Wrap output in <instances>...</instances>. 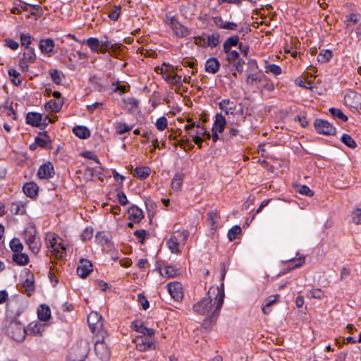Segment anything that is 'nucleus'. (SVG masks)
<instances>
[{
	"label": "nucleus",
	"mask_w": 361,
	"mask_h": 361,
	"mask_svg": "<svg viewBox=\"0 0 361 361\" xmlns=\"http://www.w3.org/2000/svg\"><path fill=\"white\" fill-rule=\"evenodd\" d=\"M296 192L308 197H312L314 195V192L310 188L305 185H298L295 189Z\"/></svg>",
	"instance_id": "nucleus-47"
},
{
	"label": "nucleus",
	"mask_w": 361,
	"mask_h": 361,
	"mask_svg": "<svg viewBox=\"0 0 361 361\" xmlns=\"http://www.w3.org/2000/svg\"><path fill=\"white\" fill-rule=\"evenodd\" d=\"M239 39L238 35H233L228 37L224 43V51L228 52L232 47L237 46L239 43Z\"/></svg>",
	"instance_id": "nucleus-30"
},
{
	"label": "nucleus",
	"mask_w": 361,
	"mask_h": 361,
	"mask_svg": "<svg viewBox=\"0 0 361 361\" xmlns=\"http://www.w3.org/2000/svg\"><path fill=\"white\" fill-rule=\"evenodd\" d=\"M61 240L56 234L49 233L47 235L46 243L48 247L54 248V246L57 244V241Z\"/></svg>",
	"instance_id": "nucleus-46"
},
{
	"label": "nucleus",
	"mask_w": 361,
	"mask_h": 361,
	"mask_svg": "<svg viewBox=\"0 0 361 361\" xmlns=\"http://www.w3.org/2000/svg\"><path fill=\"white\" fill-rule=\"evenodd\" d=\"M314 127L319 134L326 135H335L336 128L331 123L321 118H316L314 121Z\"/></svg>",
	"instance_id": "nucleus-9"
},
{
	"label": "nucleus",
	"mask_w": 361,
	"mask_h": 361,
	"mask_svg": "<svg viewBox=\"0 0 361 361\" xmlns=\"http://www.w3.org/2000/svg\"><path fill=\"white\" fill-rule=\"evenodd\" d=\"M215 295V300L216 302V306L212 314L208 316L203 322V326L205 328L209 327L212 324H214L216 317L219 314L221 307L224 304L225 293H224V283H221L220 286L211 287L209 290V294Z\"/></svg>",
	"instance_id": "nucleus-1"
},
{
	"label": "nucleus",
	"mask_w": 361,
	"mask_h": 361,
	"mask_svg": "<svg viewBox=\"0 0 361 361\" xmlns=\"http://www.w3.org/2000/svg\"><path fill=\"white\" fill-rule=\"evenodd\" d=\"M34 276L32 275L31 278L26 279L23 283V288H25V293L27 296H31L35 292V283Z\"/></svg>",
	"instance_id": "nucleus-31"
},
{
	"label": "nucleus",
	"mask_w": 361,
	"mask_h": 361,
	"mask_svg": "<svg viewBox=\"0 0 361 361\" xmlns=\"http://www.w3.org/2000/svg\"><path fill=\"white\" fill-rule=\"evenodd\" d=\"M352 221L355 224H361V209H355L351 213Z\"/></svg>",
	"instance_id": "nucleus-54"
},
{
	"label": "nucleus",
	"mask_w": 361,
	"mask_h": 361,
	"mask_svg": "<svg viewBox=\"0 0 361 361\" xmlns=\"http://www.w3.org/2000/svg\"><path fill=\"white\" fill-rule=\"evenodd\" d=\"M345 99L350 106H354L361 104V94L355 91H350L345 95Z\"/></svg>",
	"instance_id": "nucleus-24"
},
{
	"label": "nucleus",
	"mask_w": 361,
	"mask_h": 361,
	"mask_svg": "<svg viewBox=\"0 0 361 361\" xmlns=\"http://www.w3.org/2000/svg\"><path fill=\"white\" fill-rule=\"evenodd\" d=\"M54 175V169L53 164L48 161L42 164L37 171V176L39 178H49Z\"/></svg>",
	"instance_id": "nucleus-14"
},
{
	"label": "nucleus",
	"mask_w": 361,
	"mask_h": 361,
	"mask_svg": "<svg viewBox=\"0 0 361 361\" xmlns=\"http://www.w3.org/2000/svg\"><path fill=\"white\" fill-rule=\"evenodd\" d=\"M85 42L93 52L104 54L106 50L103 48H100V42L96 37H90L87 40L83 41L82 43Z\"/></svg>",
	"instance_id": "nucleus-21"
},
{
	"label": "nucleus",
	"mask_w": 361,
	"mask_h": 361,
	"mask_svg": "<svg viewBox=\"0 0 361 361\" xmlns=\"http://www.w3.org/2000/svg\"><path fill=\"white\" fill-rule=\"evenodd\" d=\"M332 57L333 53L331 50H322L317 56V61L319 63H324L329 62Z\"/></svg>",
	"instance_id": "nucleus-32"
},
{
	"label": "nucleus",
	"mask_w": 361,
	"mask_h": 361,
	"mask_svg": "<svg viewBox=\"0 0 361 361\" xmlns=\"http://www.w3.org/2000/svg\"><path fill=\"white\" fill-rule=\"evenodd\" d=\"M147 232L145 229L137 230L134 232V235L140 239V243H144Z\"/></svg>",
	"instance_id": "nucleus-60"
},
{
	"label": "nucleus",
	"mask_w": 361,
	"mask_h": 361,
	"mask_svg": "<svg viewBox=\"0 0 361 361\" xmlns=\"http://www.w3.org/2000/svg\"><path fill=\"white\" fill-rule=\"evenodd\" d=\"M92 271V262L87 259H80V264L77 268L78 275L82 279H85Z\"/></svg>",
	"instance_id": "nucleus-11"
},
{
	"label": "nucleus",
	"mask_w": 361,
	"mask_h": 361,
	"mask_svg": "<svg viewBox=\"0 0 361 361\" xmlns=\"http://www.w3.org/2000/svg\"><path fill=\"white\" fill-rule=\"evenodd\" d=\"M37 231L34 225L28 226L24 231L25 243L34 254L38 253L41 247V243L37 238Z\"/></svg>",
	"instance_id": "nucleus-4"
},
{
	"label": "nucleus",
	"mask_w": 361,
	"mask_h": 361,
	"mask_svg": "<svg viewBox=\"0 0 361 361\" xmlns=\"http://www.w3.org/2000/svg\"><path fill=\"white\" fill-rule=\"evenodd\" d=\"M100 42V48H103L106 51L107 49H110L113 47V44L108 40V37L106 36L104 37Z\"/></svg>",
	"instance_id": "nucleus-64"
},
{
	"label": "nucleus",
	"mask_w": 361,
	"mask_h": 361,
	"mask_svg": "<svg viewBox=\"0 0 361 361\" xmlns=\"http://www.w3.org/2000/svg\"><path fill=\"white\" fill-rule=\"evenodd\" d=\"M43 326L41 324H30L29 330L35 335L38 334L41 332Z\"/></svg>",
	"instance_id": "nucleus-63"
},
{
	"label": "nucleus",
	"mask_w": 361,
	"mask_h": 361,
	"mask_svg": "<svg viewBox=\"0 0 361 361\" xmlns=\"http://www.w3.org/2000/svg\"><path fill=\"white\" fill-rule=\"evenodd\" d=\"M89 343L82 341L74 345L70 350L68 361H85L90 352Z\"/></svg>",
	"instance_id": "nucleus-3"
},
{
	"label": "nucleus",
	"mask_w": 361,
	"mask_h": 361,
	"mask_svg": "<svg viewBox=\"0 0 361 361\" xmlns=\"http://www.w3.org/2000/svg\"><path fill=\"white\" fill-rule=\"evenodd\" d=\"M107 338V331H102L101 334H96L95 336L94 352L102 361H107L111 355L110 350L105 341Z\"/></svg>",
	"instance_id": "nucleus-2"
},
{
	"label": "nucleus",
	"mask_w": 361,
	"mask_h": 361,
	"mask_svg": "<svg viewBox=\"0 0 361 361\" xmlns=\"http://www.w3.org/2000/svg\"><path fill=\"white\" fill-rule=\"evenodd\" d=\"M93 236V229L90 228H86L82 233L81 234V238L83 241L90 240Z\"/></svg>",
	"instance_id": "nucleus-58"
},
{
	"label": "nucleus",
	"mask_w": 361,
	"mask_h": 361,
	"mask_svg": "<svg viewBox=\"0 0 361 361\" xmlns=\"http://www.w3.org/2000/svg\"><path fill=\"white\" fill-rule=\"evenodd\" d=\"M96 240L102 246L108 245L109 242V235L105 231H100L96 234Z\"/></svg>",
	"instance_id": "nucleus-34"
},
{
	"label": "nucleus",
	"mask_w": 361,
	"mask_h": 361,
	"mask_svg": "<svg viewBox=\"0 0 361 361\" xmlns=\"http://www.w3.org/2000/svg\"><path fill=\"white\" fill-rule=\"evenodd\" d=\"M266 72H271L275 75H279L281 73V68L276 64H269L266 66Z\"/></svg>",
	"instance_id": "nucleus-56"
},
{
	"label": "nucleus",
	"mask_w": 361,
	"mask_h": 361,
	"mask_svg": "<svg viewBox=\"0 0 361 361\" xmlns=\"http://www.w3.org/2000/svg\"><path fill=\"white\" fill-rule=\"evenodd\" d=\"M217 217L218 213L216 210L212 211L208 213V221L211 224V228L213 230L216 229L218 227Z\"/></svg>",
	"instance_id": "nucleus-45"
},
{
	"label": "nucleus",
	"mask_w": 361,
	"mask_h": 361,
	"mask_svg": "<svg viewBox=\"0 0 361 361\" xmlns=\"http://www.w3.org/2000/svg\"><path fill=\"white\" fill-rule=\"evenodd\" d=\"M87 323L91 331L96 334H101L103 329V319L97 312H92L87 316Z\"/></svg>",
	"instance_id": "nucleus-8"
},
{
	"label": "nucleus",
	"mask_w": 361,
	"mask_h": 361,
	"mask_svg": "<svg viewBox=\"0 0 361 361\" xmlns=\"http://www.w3.org/2000/svg\"><path fill=\"white\" fill-rule=\"evenodd\" d=\"M10 248L14 252H21L23 250V245L17 238H13L10 241Z\"/></svg>",
	"instance_id": "nucleus-40"
},
{
	"label": "nucleus",
	"mask_w": 361,
	"mask_h": 361,
	"mask_svg": "<svg viewBox=\"0 0 361 361\" xmlns=\"http://www.w3.org/2000/svg\"><path fill=\"white\" fill-rule=\"evenodd\" d=\"M189 233L188 231H176L175 233L171 237L170 239L167 240V245L169 250L173 253H178L179 252V245L180 243H185L188 238Z\"/></svg>",
	"instance_id": "nucleus-6"
},
{
	"label": "nucleus",
	"mask_w": 361,
	"mask_h": 361,
	"mask_svg": "<svg viewBox=\"0 0 361 361\" xmlns=\"http://www.w3.org/2000/svg\"><path fill=\"white\" fill-rule=\"evenodd\" d=\"M164 79L169 83L176 85L177 88L176 89V92L178 93L180 90V87L182 85V77L178 74H165L163 75Z\"/></svg>",
	"instance_id": "nucleus-18"
},
{
	"label": "nucleus",
	"mask_w": 361,
	"mask_h": 361,
	"mask_svg": "<svg viewBox=\"0 0 361 361\" xmlns=\"http://www.w3.org/2000/svg\"><path fill=\"white\" fill-rule=\"evenodd\" d=\"M133 128L132 126H128L125 123L118 122L116 123L115 129L116 132L118 135L124 134L127 132H129Z\"/></svg>",
	"instance_id": "nucleus-44"
},
{
	"label": "nucleus",
	"mask_w": 361,
	"mask_h": 361,
	"mask_svg": "<svg viewBox=\"0 0 361 361\" xmlns=\"http://www.w3.org/2000/svg\"><path fill=\"white\" fill-rule=\"evenodd\" d=\"M226 124V120L224 116L221 113H218L215 116V120L212 126V130L218 131L219 133L224 132L225 126Z\"/></svg>",
	"instance_id": "nucleus-17"
},
{
	"label": "nucleus",
	"mask_w": 361,
	"mask_h": 361,
	"mask_svg": "<svg viewBox=\"0 0 361 361\" xmlns=\"http://www.w3.org/2000/svg\"><path fill=\"white\" fill-rule=\"evenodd\" d=\"M323 296L324 293L319 288L312 289L311 290H309L307 293V297L309 298L321 299Z\"/></svg>",
	"instance_id": "nucleus-52"
},
{
	"label": "nucleus",
	"mask_w": 361,
	"mask_h": 361,
	"mask_svg": "<svg viewBox=\"0 0 361 361\" xmlns=\"http://www.w3.org/2000/svg\"><path fill=\"white\" fill-rule=\"evenodd\" d=\"M212 295L215 296L214 294H209L208 292L207 297L203 298L201 300L193 305V311L202 315L209 314V312L212 313L214 309V303H212Z\"/></svg>",
	"instance_id": "nucleus-7"
},
{
	"label": "nucleus",
	"mask_w": 361,
	"mask_h": 361,
	"mask_svg": "<svg viewBox=\"0 0 361 361\" xmlns=\"http://www.w3.org/2000/svg\"><path fill=\"white\" fill-rule=\"evenodd\" d=\"M168 290L171 296L176 301H179L183 298V293L182 290V285L178 282H171L168 284Z\"/></svg>",
	"instance_id": "nucleus-13"
},
{
	"label": "nucleus",
	"mask_w": 361,
	"mask_h": 361,
	"mask_svg": "<svg viewBox=\"0 0 361 361\" xmlns=\"http://www.w3.org/2000/svg\"><path fill=\"white\" fill-rule=\"evenodd\" d=\"M38 318L40 321L46 322L51 317V310L47 305H41L37 311Z\"/></svg>",
	"instance_id": "nucleus-28"
},
{
	"label": "nucleus",
	"mask_w": 361,
	"mask_h": 361,
	"mask_svg": "<svg viewBox=\"0 0 361 361\" xmlns=\"http://www.w3.org/2000/svg\"><path fill=\"white\" fill-rule=\"evenodd\" d=\"M256 81H257L259 82L262 81L261 78L259 76H258L257 74L251 73L247 75L246 82L248 85H252L254 82H256Z\"/></svg>",
	"instance_id": "nucleus-59"
},
{
	"label": "nucleus",
	"mask_w": 361,
	"mask_h": 361,
	"mask_svg": "<svg viewBox=\"0 0 361 361\" xmlns=\"http://www.w3.org/2000/svg\"><path fill=\"white\" fill-rule=\"evenodd\" d=\"M89 82L98 92H102L105 90L104 86L99 82L97 75H93L89 78Z\"/></svg>",
	"instance_id": "nucleus-39"
},
{
	"label": "nucleus",
	"mask_w": 361,
	"mask_h": 361,
	"mask_svg": "<svg viewBox=\"0 0 361 361\" xmlns=\"http://www.w3.org/2000/svg\"><path fill=\"white\" fill-rule=\"evenodd\" d=\"M220 63L216 58H209L205 63V71L209 73L215 74L219 70Z\"/></svg>",
	"instance_id": "nucleus-23"
},
{
	"label": "nucleus",
	"mask_w": 361,
	"mask_h": 361,
	"mask_svg": "<svg viewBox=\"0 0 361 361\" xmlns=\"http://www.w3.org/2000/svg\"><path fill=\"white\" fill-rule=\"evenodd\" d=\"M112 92H119V94H122L123 93H126L129 90V86H126V85H118V82H114L112 83Z\"/></svg>",
	"instance_id": "nucleus-48"
},
{
	"label": "nucleus",
	"mask_w": 361,
	"mask_h": 361,
	"mask_svg": "<svg viewBox=\"0 0 361 361\" xmlns=\"http://www.w3.org/2000/svg\"><path fill=\"white\" fill-rule=\"evenodd\" d=\"M157 128L162 131L165 130L168 126V120L165 116H161L157 120L155 123Z\"/></svg>",
	"instance_id": "nucleus-53"
},
{
	"label": "nucleus",
	"mask_w": 361,
	"mask_h": 361,
	"mask_svg": "<svg viewBox=\"0 0 361 361\" xmlns=\"http://www.w3.org/2000/svg\"><path fill=\"white\" fill-rule=\"evenodd\" d=\"M360 14L350 13L345 16V21L347 23L352 22L353 23H357L360 21Z\"/></svg>",
	"instance_id": "nucleus-61"
},
{
	"label": "nucleus",
	"mask_w": 361,
	"mask_h": 361,
	"mask_svg": "<svg viewBox=\"0 0 361 361\" xmlns=\"http://www.w3.org/2000/svg\"><path fill=\"white\" fill-rule=\"evenodd\" d=\"M241 233V228L239 226H234L228 232V238L230 241L234 240L238 234Z\"/></svg>",
	"instance_id": "nucleus-49"
},
{
	"label": "nucleus",
	"mask_w": 361,
	"mask_h": 361,
	"mask_svg": "<svg viewBox=\"0 0 361 361\" xmlns=\"http://www.w3.org/2000/svg\"><path fill=\"white\" fill-rule=\"evenodd\" d=\"M178 270L174 266H165L160 269V274L165 277H174L177 275Z\"/></svg>",
	"instance_id": "nucleus-35"
},
{
	"label": "nucleus",
	"mask_w": 361,
	"mask_h": 361,
	"mask_svg": "<svg viewBox=\"0 0 361 361\" xmlns=\"http://www.w3.org/2000/svg\"><path fill=\"white\" fill-rule=\"evenodd\" d=\"M43 137L39 136H37L35 139L36 144L42 148H49L51 149V145H49L51 142V137L47 134V131H43L39 133Z\"/></svg>",
	"instance_id": "nucleus-22"
},
{
	"label": "nucleus",
	"mask_w": 361,
	"mask_h": 361,
	"mask_svg": "<svg viewBox=\"0 0 361 361\" xmlns=\"http://www.w3.org/2000/svg\"><path fill=\"white\" fill-rule=\"evenodd\" d=\"M39 49L42 53L49 54L54 47V40L51 39H41L39 44Z\"/></svg>",
	"instance_id": "nucleus-26"
},
{
	"label": "nucleus",
	"mask_w": 361,
	"mask_h": 361,
	"mask_svg": "<svg viewBox=\"0 0 361 361\" xmlns=\"http://www.w3.org/2000/svg\"><path fill=\"white\" fill-rule=\"evenodd\" d=\"M73 132L80 139H87L90 137L89 129L84 126H76L73 128Z\"/></svg>",
	"instance_id": "nucleus-27"
},
{
	"label": "nucleus",
	"mask_w": 361,
	"mask_h": 361,
	"mask_svg": "<svg viewBox=\"0 0 361 361\" xmlns=\"http://www.w3.org/2000/svg\"><path fill=\"white\" fill-rule=\"evenodd\" d=\"M121 12V6L120 5L114 6L109 13V18L111 20L116 21L118 19Z\"/></svg>",
	"instance_id": "nucleus-50"
},
{
	"label": "nucleus",
	"mask_w": 361,
	"mask_h": 361,
	"mask_svg": "<svg viewBox=\"0 0 361 361\" xmlns=\"http://www.w3.org/2000/svg\"><path fill=\"white\" fill-rule=\"evenodd\" d=\"M63 104V99L61 102H56L54 99H51L46 104V108L49 109L52 112H59L61 111Z\"/></svg>",
	"instance_id": "nucleus-37"
},
{
	"label": "nucleus",
	"mask_w": 361,
	"mask_h": 361,
	"mask_svg": "<svg viewBox=\"0 0 361 361\" xmlns=\"http://www.w3.org/2000/svg\"><path fill=\"white\" fill-rule=\"evenodd\" d=\"M341 141L346 146L351 149H355L357 147L356 142L348 134L344 133L341 137Z\"/></svg>",
	"instance_id": "nucleus-41"
},
{
	"label": "nucleus",
	"mask_w": 361,
	"mask_h": 361,
	"mask_svg": "<svg viewBox=\"0 0 361 361\" xmlns=\"http://www.w3.org/2000/svg\"><path fill=\"white\" fill-rule=\"evenodd\" d=\"M137 301L142 305L143 310H146L149 307V303L143 293L138 294Z\"/></svg>",
	"instance_id": "nucleus-57"
},
{
	"label": "nucleus",
	"mask_w": 361,
	"mask_h": 361,
	"mask_svg": "<svg viewBox=\"0 0 361 361\" xmlns=\"http://www.w3.org/2000/svg\"><path fill=\"white\" fill-rule=\"evenodd\" d=\"M23 59L28 61L30 63H34L36 60L35 49L33 47L25 48V51L23 53Z\"/></svg>",
	"instance_id": "nucleus-43"
},
{
	"label": "nucleus",
	"mask_w": 361,
	"mask_h": 361,
	"mask_svg": "<svg viewBox=\"0 0 361 361\" xmlns=\"http://www.w3.org/2000/svg\"><path fill=\"white\" fill-rule=\"evenodd\" d=\"M219 107L221 110L224 111L226 114H234V111L236 109V105L233 101L230 99H222L219 103Z\"/></svg>",
	"instance_id": "nucleus-16"
},
{
	"label": "nucleus",
	"mask_w": 361,
	"mask_h": 361,
	"mask_svg": "<svg viewBox=\"0 0 361 361\" xmlns=\"http://www.w3.org/2000/svg\"><path fill=\"white\" fill-rule=\"evenodd\" d=\"M20 37L21 45L25 48H30V44L32 43V40L34 39L29 34L22 33Z\"/></svg>",
	"instance_id": "nucleus-51"
},
{
	"label": "nucleus",
	"mask_w": 361,
	"mask_h": 361,
	"mask_svg": "<svg viewBox=\"0 0 361 361\" xmlns=\"http://www.w3.org/2000/svg\"><path fill=\"white\" fill-rule=\"evenodd\" d=\"M26 123L32 126H40L41 121H42V115L37 112H29L27 114Z\"/></svg>",
	"instance_id": "nucleus-20"
},
{
	"label": "nucleus",
	"mask_w": 361,
	"mask_h": 361,
	"mask_svg": "<svg viewBox=\"0 0 361 361\" xmlns=\"http://www.w3.org/2000/svg\"><path fill=\"white\" fill-rule=\"evenodd\" d=\"M13 261L18 265L24 266L28 264L29 257L25 253L16 252L12 256Z\"/></svg>",
	"instance_id": "nucleus-29"
},
{
	"label": "nucleus",
	"mask_w": 361,
	"mask_h": 361,
	"mask_svg": "<svg viewBox=\"0 0 361 361\" xmlns=\"http://www.w3.org/2000/svg\"><path fill=\"white\" fill-rule=\"evenodd\" d=\"M169 24L174 35L178 37L182 38L190 35V30L180 24L174 18L170 19Z\"/></svg>",
	"instance_id": "nucleus-10"
},
{
	"label": "nucleus",
	"mask_w": 361,
	"mask_h": 361,
	"mask_svg": "<svg viewBox=\"0 0 361 361\" xmlns=\"http://www.w3.org/2000/svg\"><path fill=\"white\" fill-rule=\"evenodd\" d=\"M38 186L33 182L25 183L23 187L25 195L30 198H35L38 195Z\"/></svg>",
	"instance_id": "nucleus-19"
},
{
	"label": "nucleus",
	"mask_w": 361,
	"mask_h": 361,
	"mask_svg": "<svg viewBox=\"0 0 361 361\" xmlns=\"http://www.w3.org/2000/svg\"><path fill=\"white\" fill-rule=\"evenodd\" d=\"M245 64V61L242 59H238L237 61L234 62L233 66L234 70L241 73L243 71V66ZM233 71V69H232Z\"/></svg>",
	"instance_id": "nucleus-62"
},
{
	"label": "nucleus",
	"mask_w": 361,
	"mask_h": 361,
	"mask_svg": "<svg viewBox=\"0 0 361 361\" xmlns=\"http://www.w3.org/2000/svg\"><path fill=\"white\" fill-rule=\"evenodd\" d=\"M329 111L330 112L333 117L338 118L343 122H347L348 120V116L345 114H344L340 109L331 107L329 109Z\"/></svg>",
	"instance_id": "nucleus-38"
},
{
	"label": "nucleus",
	"mask_w": 361,
	"mask_h": 361,
	"mask_svg": "<svg viewBox=\"0 0 361 361\" xmlns=\"http://www.w3.org/2000/svg\"><path fill=\"white\" fill-rule=\"evenodd\" d=\"M8 336L17 342H21L26 336V330L24 326L18 321H12L6 328Z\"/></svg>",
	"instance_id": "nucleus-5"
},
{
	"label": "nucleus",
	"mask_w": 361,
	"mask_h": 361,
	"mask_svg": "<svg viewBox=\"0 0 361 361\" xmlns=\"http://www.w3.org/2000/svg\"><path fill=\"white\" fill-rule=\"evenodd\" d=\"M128 219L133 223H139L144 218V213L136 205H133L128 209Z\"/></svg>",
	"instance_id": "nucleus-15"
},
{
	"label": "nucleus",
	"mask_w": 361,
	"mask_h": 361,
	"mask_svg": "<svg viewBox=\"0 0 361 361\" xmlns=\"http://www.w3.org/2000/svg\"><path fill=\"white\" fill-rule=\"evenodd\" d=\"M151 171V169L149 166H140L136 167L133 172H132L133 176L140 180L146 179Z\"/></svg>",
	"instance_id": "nucleus-25"
},
{
	"label": "nucleus",
	"mask_w": 361,
	"mask_h": 361,
	"mask_svg": "<svg viewBox=\"0 0 361 361\" xmlns=\"http://www.w3.org/2000/svg\"><path fill=\"white\" fill-rule=\"evenodd\" d=\"M135 343L137 349L140 351H146L155 348L154 342L144 336L137 337L135 340Z\"/></svg>",
	"instance_id": "nucleus-12"
},
{
	"label": "nucleus",
	"mask_w": 361,
	"mask_h": 361,
	"mask_svg": "<svg viewBox=\"0 0 361 361\" xmlns=\"http://www.w3.org/2000/svg\"><path fill=\"white\" fill-rule=\"evenodd\" d=\"M219 43V35L218 33H214L211 35H209L207 37V42H204L203 44V47H216Z\"/></svg>",
	"instance_id": "nucleus-36"
},
{
	"label": "nucleus",
	"mask_w": 361,
	"mask_h": 361,
	"mask_svg": "<svg viewBox=\"0 0 361 361\" xmlns=\"http://www.w3.org/2000/svg\"><path fill=\"white\" fill-rule=\"evenodd\" d=\"M227 54L226 59L229 63H234L238 59H240V55L237 51H228V52H225Z\"/></svg>",
	"instance_id": "nucleus-55"
},
{
	"label": "nucleus",
	"mask_w": 361,
	"mask_h": 361,
	"mask_svg": "<svg viewBox=\"0 0 361 361\" xmlns=\"http://www.w3.org/2000/svg\"><path fill=\"white\" fill-rule=\"evenodd\" d=\"M183 174L176 173L172 179L171 187L175 190H179L183 183Z\"/></svg>",
	"instance_id": "nucleus-42"
},
{
	"label": "nucleus",
	"mask_w": 361,
	"mask_h": 361,
	"mask_svg": "<svg viewBox=\"0 0 361 361\" xmlns=\"http://www.w3.org/2000/svg\"><path fill=\"white\" fill-rule=\"evenodd\" d=\"M49 74L52 81L56 85L61 84L62 79L65 78L63 72L57 69L51 70Z\"/></svg>",
	"instance_id": "nucleus-33"
}]
</instances>
